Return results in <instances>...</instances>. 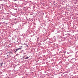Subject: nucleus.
<instances>
[{"instance_id":"nucleus-1","label":"nucleus","mask_w":78,"mask_h":78,"mask_svg":"<svg viewBox=\"0 0 78 78\" xmlns=\"http://www.w3.org/2000/svg\"><path fill=\"white\" fill-rule=\"evenodd\" d=\"M3 64V63L2 62L1 63H0V66H2V65Z\"/></svg>"},{"instance_id":"nucleus-2","label":"nucleus","mask_w":78,"mask_h":78,"mask_svg":"<svg viewBox=\"0 0 78 78\" xmlns=\"http://www.w3.org/2000/svg\"><path fill=\"white\" fill-rule=\"evenodd\" d=\"M7 53H10L9 54V55H10V54H11V53H12V52L9 51V52H8Z\"/></svg>"},{"instance_id":"nucleus-3","label":"nucleus","mask_w":78,"mask_h":78,"mask_svg":"<svg viewBox=\"0 0 78 78\" xmlns=\"http://www.w3.org/2000/svg\"><path fill=\"white\" fill-rule=\"evenodd\" d=\"M29 58V57H26V58H25V59H28Z\"/></svg>"},{"instance_id":"nucleus-4","label":"nucleus","mask_w":78,"mask_h":78,"mask_svg":"<svg viewBox=\"0 0 78 78\" xmlns=\"http://www.w3.org/2000/svg\"><path fill=\"white\" fill-rule=\"evenodd\" d=\"M21 48H18V50H19L20 49H21Z\"/></svg>"},{"instance_id":"nucleus-5","label":"nucleus","mask_w":78,"mask_h":78,"mask_svg":"<svg viewBox=\"0 0 78 78\" xmlns=\"http://www.w3.org/2000/svg\"><path fill=\"white\" fill-rule=\"evenodd\" d=\"M16 51H17V50H18V49H16Z\"/></svg>"},{"instance_id":"nucleus-6","label":"nucleus","mask_w":78,"mask_h":78,"mask_svg":"<svg viewBox=\"0 0 78 78\" xmlns=\"http://www.w3.org/2000/svg\"><path fill=\"white\" fill-rule=\"evenodd\" d=\"M14 1H16V0H14Z\"/></svg>"},{"instance_id":"nucleus-7","label":"nucleus","mask_w":78,"mask_h":78,"mask_svg":"<svg viewBox=\"0 0 78 78\" xmlns=\"http://www.w3.org/2000/svg\"><path fill=\"white\" fill-rule=\"evenodd\" d=\"M9 56H11L9 55Z\"/></svg>"}]
</instances>
